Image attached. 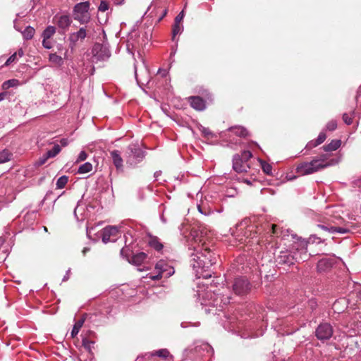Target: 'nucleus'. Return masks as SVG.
I'll use <instances>...</instances> for the list:
<instances>
[{
    "label": "nucleus",
    "mask_w": 361,
    "mask_h": 361,
    "mask_svg": "<svg viewBox=\"0 0 361 361\" xmlns=\"http://www.w3.org/2000/svg\"><path fill=\"white\" fill-rule=\"evenodd\" d=\"M128 235L132 237L131 234L130 233L125 234L124 235L126 238V246L121 249V255L126 257L130 263L139 266L146 259L147 255L145 252H139L137 254L133 255L131 257V259H129V254L128 252L129 250L128 247L130 245L127 244Z\"/></svg>",
    "instance_id": "6e6552de"
},
{
    "label": "nucleus",
    "mask_w": 361,
    "mask_h": 361,
    "mask_svg": "<svg viewBox=\"0 0 361 361\" xmlns=\"http://www.w3.org/2000/svg\"><path fill=\"white\" fill-rule=\"evenodd\" d=\"M87 37V26L80 27L78 31L71 32L68 36L70 47L73 49L78 42L83 41Z\"/></svg>",
    "instance_id": "ddd939ff"
},
{
    "label": "nucleus",
    "mask_w": 361,
    "mask_h": 361,
    "mask_svg": "<svg viewBox=\"0 0 361 361\" xmlns=\"http://www.w3.org/2000/svg\"><path fill=\"white\" fill-rule=\"evenodd\" d=\"M209 232L210 231L205 226L200 225L197 228H193L190 233L192 242L190 249L192 250L190 254V264L197 278L210 276L204 274V272L214 264L217 259V255L205 246Z\"/></svg>",
    "instance_id": "f257e3e1"
},
{
    "label": "nucleus",
    "mask_w": 361,
    "mask_h": 361,
    "mask_svg": "<svg viewBox=\"0 0 361 361\" xmlns=\"http://www.w3.org/2000/svg\"><path fill=\"white\" fill-rule=\"evenodd\" d=\"M56 32V27L52 25L47 26L42 34V38L50 39Z\"/></svg>",
    "instance_id": "4be33fe9"
},
{
    "label": "nucleus",
    "mask_w": 361,
    "mask_h": 361,
    "mask_svg": "<svg viewBox=\"0 0 361 361\" xmlns=\"http://www.w3.org/2000/svg\"><path fill=\"white\" fill-rule=\"evenodd\" d=\"M111 158L112 161L118 171L123 170V159L121 156V153L118 150H113L110 152Z\"/></svg>",
    "instance_id": "dca6fc26"
},
{
    "label": "nucleus",
    "mask_w": 361,
    "mask_h": 361,
    "mask_svg": "<svg viewBox=\"0 0 361 361\" xmlns=\"http://www.w3.org/2000/svg\"><path fill=\"white\" fill-rule=\"evenodd\" d=\"M229 132L236 135L239 137H245L247 135V131L245 128L241 126H235L228 129Z\"/></svg>",
    "instance_id": "412c9836"
},
{
    "label": "nucleus",
    "mask_w": 361,
    "mask_h": 361,
    "mask_svg": "<svg viewBox=\"0 0 361 361\" xmlns=\"http://www.w3.org/2000/svg\"><path fill=\"white\" fill-rule=\"evenodd\" d=\"M68 50L64 54V57L58 56L56 54H50L49 56V60L51 63L57 66H61L63 64V59H66Z\"/></svg>",
    "instance_id": "a211bd4d"
},
{
    "label": "nucleus",
    "mask_w": 361,
    "mask_h": 361,
    "mask_svg": "<svg viewBox=\"0 0 361 361\" xmlns=\"http://www.w3.org/2000/svg\"><path fill=\"white\" fill-rule=\"evenodd\" d=\"M17 53L13 54L6 61L4 66H7L16 60Z\"/></svg>",
    "instance_id": "37998d69"
},
{
    "label": "nucleus",
    "mask_w": 361,
    "mask_h": 361,
    "mask_svg": "<svg viewBox=\"0 0 361 361\" xmlns=\"http://www.w3.org/2000/svg\"><path fill=\"white\" fill-rule=\"evenodd\" d=\"M326 135L325 133L323 132V131L321 132L319 134L317 140H315L316 141V144L320 145V144L323 143L324 142V140H326Z\"/></svg>",
    "instance_id": "ea45409f"
},
{
    "label": "nucleus",
    "mask_w": 361,
    "mask_h": 361,
    "mask_svg": "<svg viewBox=\"0 0 361 361\" xmlns=\"http://www.w3.org/2000/svg\"><path fill=\"white\" fill-rule=\"evenodd\" d=\"M318 226L322 228L323 230L328 231L331 233H338L343 234L347 233L349 231L348 229L342 227L331 226L330 228H328L327 226H325L324 225H319Z\"/></svg>",
    "instance_id": "6ab92c4d"
},
{
    "label": "nucleus",
    "mask_w": 361,
    "mask_h": 361,
    "mask_svg": "<svg viewBox=\"0 0 361 361\" xmlns=\"http://www.w3.org/2000/svg\"><path fill=\"white\" fill-rule=\"evenodd\" d=\"M202 133L205 135V136H209V135L212 134L211 131L208 129V128H202Z\"/></svg>",
    "instance_id": "09e8293b"
},
{
    "label": "nucleus",
    "mask_w": 361,
    "mask_h": 361,
    "mask_svg": "<svg viewBox=\"0 0 361 361\" xmlns=\"http://www.w3.org/2000/svg\"><path fill=\"white\" fill-rule=\"evenodd\" d=\"M343 121L347 125H350L352 123V118L347 114H344L343 115Z\"/></svg>",
    "instance_id": "49530a36"
},
{
    "label": "nucleus",
    "mask_w": 361,
    "mask_h": 361,
    "mask_svg": "<svg viewBox=\"0 0 361 361\" xmlns=\"http://www.w3.org/2000/svg\"><path fill=\"white\" fill-rule=\"evenodd\" d=\"M183 17H184V11H182L180 13H179V14L175 18V22L174 23H180V22L183 20Z\"/></svg>",
    "instance_id": "a18cd8bd"
},
{
    "label": "nucleus",
    "mask_w": 361,
    "mask_h": 361,
    "mask_svg": "<svg viewBox=\"0 0 361 361\" xmlns=\"http://www.w3.org/2000/svg\"><path fill=\"white\" fill-rule=\"evenodd\" d=\"M49 39L43 38L42 45L45 49H50L52 47L51 42L49 40Z\"/></svg>",
    "instance_id": "c03bdc74"
},
{
    "label": "nucleus",
    "mask_w": 361,
    "mask_h": 361,
    "mask_svg": "<svg viewBox=\"0 0 361 361\" xmlns=\"http://www.w3.org/2000/svg\"><path fill=\"white\" fill-rule=\"evenodd\" d=\"M338 303V302H334V308H335V309L336 308V306H337Z\"/></svg>",
    "instance_id": "e2e57ef3"
},
{
    "label": "nucleus",
    "mask_w": 361,
    "mask_h": 361,
    "mask_svg": "<svg viewBox=\"0 0 361 361\" xmlns=\"http://www.w3.org/2000/svg\"><path fill=\"white\" fill-rule=\"evenodd\" d=\"M21 32H22L23 38L26 40H28V39H31L33 37L35 30L32 27L27 26Z\"/></svg>",
    "instance_id": "5701e85b"
},
{
    "label": "nucleus",
    "mask_w": 361,
    "mask_h": 361,
    "mask_svg": "<svg viewBox=\"0 0 361 361\" xmlns=\"http://www.w3.org/2000/svg\"><path fill=\"white\" fill-rule=\"evenodd\" d=\"M92 169V165L90 162H85V164H82L78 170V173L80 174H84L87 173L88 172H90Z\"/></svg>",
    "instance_id": "393cba45"
},
{
    "label": "nucleus",
    "mask_w": 361,
    "mask_h": 361,
    "mask_svg": "<svg viewBox=\"0 0 361 361\" xmlns=\"http://www.w3.org/2000/svg\"><path fill=\"white\" fill-rule=\"evenodd\" d=\"M341 141L340 140H333L330 143L324 146V149L326 152L335 151L340 147Z\"/></svg>",
    "instance_id": "aec40b11"
},
{
    "label": "nucleus",
    "mask_w": 361,
    "mask_h": 361,
    "mask_svg": "<svg viewBox=\"0 0 361 361\" xmlns=\"http://www.w3.org/2000/svg\"><path fill=\"white\" fill-rule=\"evenodd\" d=\"M326 159V155H322L320 159H314L311 161L301 163L296 168L297 173L301 176L312 174L331 166V163H325Z\"/></svg>",
    "instance_id": "20e7f679"
},
{
    "label": "nucleus",
    "mask_w": 361,
    "mask_h": 361,
    "mask_svg": "<svg viewBox=\"0 0 361 361\" xmlns=\"http://www.w3.org/2000/svg\"><path fill=\"white\" fill-rule=\"evenodd\" d=\"M61 149L59 145H55L52 149L49 150L47 153L49 158L55 157L60 152Z\"/></svg>",
    "instance_id": "7c9ffc66"
},
{
    "label": "nucleus",
    "mask_w": 361,
    "mask_h": 361,
    "mask_svg": "<svg viewBox=\"0 0 361 361\" xmlns=\"http://www.w3.org/2000/svg\"><path fill=\"white\" fill-rule=\"evenodd\" d=\"M245 182H246L247 184H250V182L249 180H245Z\"/></svg>",
    "instance_id": "0e129e2a"
},
{
    "label": "nucleus",
    "mask_w": 361,
    "mask_h": 361,
    "mask_svg": "<svg viewBox=\"0 0 361 361\" xmlns=\"http://www.w3.org/2000/svg\"><path fill=\"white\" fill-rule=\"evenodd\" d=\"M240 157L245 163H247L248 160L252 157V154L250 151L245 150Z\"/></svg>",
    "instance_id": "c9c22d12"
},
{
    "label": "nucleus",
    "mask_w": 361,
    "mask_h": 361,
    "mask_svg": "<svg viewBox=\"0 0 361 361\" xmlns=\"http://www.w3.org/2000/svg\"><path fill=\"white\" fill-rule=\"evenodd\" d=\"M17 54L19 55L20 57L23 56V51L20 49L18 50Z\"/></svg>",
    "instance_id": "6e6d98bb"
},
{
    "label": "nucleus",
    "mask_w": 361,
    "mask_h": 361,
    "mask_svg": "<svg viewBox=\"0 0 361 361\" xmlns=\"http://www.w3.org/2000/svg\"><path fill=\"white\" fill-rule=\"evenodd\" d=\"M3 243V240L1 238H0V245Z\"/></svg>",
    "instance_id": "69168bd1"
},
{
    "label": "nucleus",
    "mask_w": 361,
    "mask_h": 361,
    "mask_svg": "<svg viewBox=\"0 0 361 361\" xmlns=\"http://www.w3.org/2000/svg\"><path fill=\"white\" fill-rule=\"evenodd\" d=\"M233 168L238 173L246 172L250 168L248 163H245L240 157L236 154L233 159Z\"/></svg>",
    "instance_id": "2eb2a0df"
},
{
    "label": "nucleus",
    "mask_w": 361,
    "mask_h": 361,
    "mask_svg": "<svg viewBox=\"0 0 361 361\" xmlns=\"http://www.w3.org/2000/svg\"><path fill=\"white\" fill-rule=\"evenodd\" d=\"M87 157V154L85 151H81L76 159V162L85 161Z\"/></svg>",
    "instance_id": "79ce46f5"
},
{
    "label": "nucleus",
    "mask_w": 361,
    "mask_h": 361,
    "mask_svg": "<svg viewBox=\"0 0 361 361\" xmlns=\"http://www.w3.org/2000/svg\"><path fill=\"white\" fill-rule=\"evenodd\" d=\"M53 22L60 29L66 30L72 23V20L68 15H56L53 18Z\"/></svg>",
    "instance_id": "4468645a"
},
{
    "label": "nucleus",
    "mask_w": 361,
    "mask_h": 361,
    "mask_svg": "<svg viewBox=\"0 0 361 361\" xmlns=\"http://www.w3.org/2000/svg\"><path fill=\"white\" fill-rule=\"evenodd\" d=\"M19 84H20V82L18 80L11 79V80L5 81L2 85V87L4 89H8L9 87H17L19 85Z\"/></svg>",
    "instance_id": "c85d7f7f"
},
{
    "label": "nucleus",
    "mask_w": 361,
    "mask_h": 361,
    "mask_svg": "<svg viewBox=\"0 0 361 361\" xmlns=\"http://www.w3.org/2000/svg\"><path fill=\"white\" fill-rule=\"evenodd\" d=\"M190 106L197 111H202L205 109L204 101L200 97H190Z\"/></svg>",
    "instance_id": "f3484780"
},
{
    "label": "nucleus",
    "mask_w": 361,
    "mask_h": 361,
    "mask_svg": "<svg viewBox=\"0 0 361 361\" xmlns=\"http://www.w3.org/2000/svg\"><path fill=\"white\" fill-rule=\"evenodd\" d=\"M109 8H110L109 3L105 0H102L98 6V11L100 12H106L109 9Z\"/></svg>",
    "instance_id": "72a5a7b5"
},
{
    "label": "nucleus",
    "mask_w": 361,
    "mask_h": 361,
    "mask_svg": "<svg viewBox=\"0 0 361 361\" xmlns=\"http://www.w3.org/2000/svg\"><path fill=\"white\" fill-rule=\"evenodd\" d=\"M128 150L130 152L128 156L127 163L130 165L135 166L144 158V152L137 146L131 145L128 147Z\"/></svg>",
    "instance_id": "1a4fd4ad"
},
{
    "label": "nucleus",
    "mask_w": 361,
    "mask_h": 361,
    "mask_svg": "<svg viewBox=\"0 0 361 361\" xmlns=\"http://www.w3.org/2000/svg\"><path fill=\"white\" fill-rule=\"evenodd\" d=\"M155 270L157 271V274H150L149 276V278L153 281L159 280L162 277L169 278L175 272L174 268L163 259L159 260L156 264Z\"/></svg>",
    "instance_id": "423d86ee"
},
{
    "label": "nucleus",
    "mask_w": 361,
    "mask_h": 361,
    "mask_svg": "<svg viewBox=\"0 0 361 361\" xmlns=\"http://www.w3.org/2000/svg\"><path fill=\"white\" fill-rule=\"evenodd\" d=\"M204 311H205V312H207V313H209V312H211V310L207 309V308H205Z\"/></svg>",
    "instance_id": "680f3d73"
},
{
    "label": "nucleus",
    "mask_w": 361,
    "mask_h": 361,
    "mask_svg": "<svg viewBox=\"0 0 361 361\" xmlns=\"http://www.w3.org/2000/svg\"><path fill=\"white\" fill-rule=\"evenodd\" d=\"M149 245L151 247L154 248L156 250H161L163 247V245L161 243H160L159 241H157V239H152L149 242Z\"/></svg>",
    "instance_id": "f704fd0d"
},
{
    "label": "nucleus",
    "mask_w": 361,
    "mask_h": 361,
    "mask_svg": "<svg viewBox=\"0 0 361 361\" xmlns=\"http://www.w3.org/2000/svg\"><path fill=\"white\" fill-rule=\"evenodd\" d=\"M247 238H248V236H247V237L245 238V240H244L243 238H240V239L238 240V241H239L240 243H243L244 241L245 242Z\"/></svg>",
    "instance_id": "4d7b16f0"
},
{
    "label": "nucleus",
    "mask_w": 361,
    "mask_h": 361,
    "mask_svg": "<svg viewBox=\"0 0 361 361\" xmlns=\"http://www.w3.org/2000/svg\"><path fill=\"white\" fill-rule=\"evenodd\" d=\"M315 334L319 340H329L333 335L332 326L328 323L321 324L317 328Z\"/></svg>",
    "instance_id": "f8f14e48"
},
{
    "label": "nucleus",
    "mask_w": 361,
    "mask_h": 361,
    "mask_svg": "<svg viewBox=\"0 0 361 361\" xmlns=\"http://www.w3.org/2000/svg\"><path fill=\"white\" fill-rule=\"evenodd\" d=\"M89 1H84L76 4L73 8V18L78 21L80 24H87L91 19L90 13Z\"/></svg>",
    "instance_id": "39448f33"
},
{
    "label": "nucleus",
    "mask_w": 361,
    "mask_h": 361,
    "mask_svg": "<svg viewBox=\"0 0 361 361\" xmlns=\"http://www.w3.org/2000/svg\"><path fill=\"white\" fill-rule=\"evenodd\" d=\"M12 154L6 149L0 152V164L6 163L11 160Z\"/></svg>",
    "instance_id": "b1692460"
},
{
    "label": "nucleus",
    "mask_w": 361,
    "mask_h": 361,
    "mask_svg": "<svg viewBox=\"0 0 361 361\" xmlns=\"http://www.w3.org/2000/svg\"><path fill=\"white\" fill-rule=\"evenodd\" d=\"M48 159H49V157H48L47 153H46L36 161L35 166H40L43 165L44 164L46 163Z\"/></svg>",
    "instance_id": "4c0bfd02"
},
{
    "label": "nucleus",
    "mask_w": 361,
    "mask_h": 361,
    "mask_svg": "<svg viewBox=\"0 0 361 361\" xmlns=\"http://www.w3.org/2000/svg\"><path fill=\"white\" fill-rule=\"evenodd\" d=\"M337 128V122L335 120H331L327 123L326 126V130L333 131Z\"/></svg>",
    "instance_id": "58836bf2"
},
{
    "label": "nucleus",
    "mask_w": 361,
    "mask_h": 361,
    "mask_svg": "<svg viewBox=\"0 0 361 361\" xmlns=\"http://www.w3.org/2000/svg\"><path fill=\"white\" fill-rule=\"evenodd\" d=\"M5 96H6L5 92L0 93V102L2 101L5 98Z\"/></svg>",
    "instance_id": "864d4df0"
},
{
    "label": "nucleus",
    "mask_w": 361,
    "mask_h": 361,
    "mask_svg": "<svg viewBox=\"0 0 361 361\" xmlns=\"http://www.w3.org/2000/svg\"><path fill=\"white\" fill-rule=\"evenodd\" d=\"M14 27H15V29H16V30H18V31H20V30L19 28H18V27H17V25H16V20L14 21Z\"/></svg>",
    "instance_id": "13d9d810"
},
{
    "label": "nucleus",
    "mask_w": 361,
    "mask_h": 361,
    "mask_svg": "<svg viewBox=\"0 0 361 361\" xmlns=\"http://www.w3.org/2000/svg\"><path fill=\"white\" fill-rule=\"evenodd\" d=\"M93 345H94V342H92V341H90L87 339L82 340V345L85 347V348H86L89 351H90L91 348Z\"/></svg>",
    "instance_id": "a19ab883"
},
{
    "label": "nucleus",
    "mask_w": 361,
    "mask_h": 361,
    "mask_svg": "<svg viewBox=\"0 0 361 361\" xmlns=\"http://www.w3.org/2000/svg\"><path fill=\"white\" fill-rule=\"evenodd\" d=\"M135 75L137 78V67L135 65Z\"/></svg>",
    "instance_id": "052dcab7"
},
{
    "label": "nucleus",
    "mask_w": 361,
    "mask_h": 361,
    "mask_svg": "<svg viewBox=\"0 0 361 361\" xmlns=\"http://www.w3.org/2000/svg\"><path fill=\"white\" fill-rule=\"evenodd\" d=\"M307 242L298 239L292 245L291 250H281L277 257L279 264H293L295 262H304L308 258Z\"/></svg>",
    "instance_id": "f03ea898"
},
{
    "label": "nucleus",
    "mask_w": 361,
    "mask_h": 361,
    "mask_svg": "<svg viewBox=\"0 0 361 361\" xmlns=\"http://www.w3.org/2000/svg\"><path fill=\"white\" fill-rule=\"evenodd\" d=\"M259 161L260 163L261 167L264 173H265L267 175H271L272 173L271 165L261 159H259Z\"/></svg>",
    "instance_id": "cd10ccee"
},
{
    "label": "nucleus",
    "mask_w": 361,
    "mask_h": 361,
    "mask_svg": "<svg viewBox=\"0 0 361 361\" xmlns=\"http://www.w3.org/2000/svg\"><path fill=\"white\" fill-rule=\"evenodd\" d=\"M124 0H116L115 4L117 5H121L123 3Z\"/></svg>",
    "instance_id": "5fc2aeb1"
},
{
    "label": "nucleus",
    "mask_w": 361,
    "mask_h": 361,
    "mask_svg": "<svg viewBox=\"0 0 361 361\" xmlns=\"http://www.w3.org/2000/svg\"><path fill=\"white\" fill-rule=\"evenodd\" d=\"M183 30V27L180 25V23H174V24L173 25V30H172V32H173V40H175L176 35H177L178 34L181 33Z\"/></svg>",
    "instance_id": "c756f323"
},
{
    "label": "nucleus",
    "mask_w": 361,
    "mask_h": 361,
    "mask_svg": "<svg viewBox=\"0 0 361 361\" xmlns=\"http://www.w3.org/2000/svg\"><path fill=\"white\" fill-rule=\"evenodd\" d=\"M220 295L221 293H216L207 287L199 286L196 296L197 300L200 302L202 305L216 307L217 310H221L225 305L229 303L230 297Z\"/></svg>",
    "instance_id": "7ed1b4c3"
},
{
    "label": "nucleus",
    "mask_w": 361,
    "mask_h": 361,
    "mask_svg": "<svg viewBox=\"0 0 361 361\" xmlns=\"http://www.w3.org/2000/svg\"><path fill=\"white\" fill-rule=\"evenodd\" d=\"M44 231H47V228L46 227H44Z\"/></svg>",
    "instance_id": "338daca9"
},
{
    "label": "nucleus",
    "mask_w": 361,
    "mask_h": 361,
    "mask_svg": "<svg viewBox=\"0 0 361 361\" xmlns=\"http://www.w3.org/2000/svg\"><path fill=\"white\" fill-rule=\"evenodd\" d=\"M120 235L119 229L115 226H109L102 230V241L104 243L115 242Z\"/></svg>",
    "instance_id": "9d476101"
},
{
    "label": "nucleus",
    "mask_w": 361,
    "mask_h": 361,
    "mask_svg": "<svg viewBox=\"0 0 361 361\" xmlns=\"http://www.w3.org/2000/svg\"><path fill=\"white\" fill-rule=\"evenodd\" d=\"M330 267V263L327 259H321L317 263V269L319 271H324Z\"/></svg>",
    "instance_id": "473e14b6"
},
{
    "label": "nucleus",
    "mask_w": 361,
    "mask_h": 361,
    "mask_svg": "<svg viewBox=\"0 0 361 361\" xmlns=\"http://www.w3.org/2000/svg\"><path fill=\"white\" fill-rule=\"evenodd\" d=\"M197 209L200 213H201L202 214H203L204 216H208L212 213V211L209 208L204 207L200 204L197 205Z\"/></svg>",
    "instance_id": "e433bc0d"
},
{
    "label": "nucleus",
    "mask_w": 361,
    "mask_h": 361,
    "mask_svg": "<svg viewBox=\"0 0 361 361\" xmlns=\"http://www.w3.org/2000/svg\"><path fill=\"white\" fill-rule=\"evenodd\" d=\"M60 143L63 147H66L68 144V141L66 138H63L60 140Z\"/></svg>",
    "instance_id": "8fccbe9b"
},
{
    "label": "nucleus",
    "mask_w": 361,
    "mask_h": 361,
    "mask_svg": "<svg viewBox=\"0 0 361 361\" xmlns=\"http://www.w3.org/2000/svg\"><path fill=\"white\" fill-rule=\"evenodd\" d=\"M149 355L150 356H157L161 358H166L169 355V352L167 349H160L150 353Z\"/></svg>",
    "instance_id": "a878e982"
},
{
    "label": "nucleus",
    "mask_w": 361,
    "mask_h": 361,
    "mask_svg": "<svg viewBox=\"0 0 361 361\" xmlns=\"http://www.w3.org/2000/svg\"><path fill=\"white\" fill-rule=\"evenodd\" d=\"M271 231H272V233L276 234L277 233V226L275 224H272Z\"/></svg>",
    "instance_id": "3c124183"
},
{
    "label": "nucleus",
    "mask_w": 361,
    "mask_h": 361,
    "mask_svg": "<svg viewBox=\"0 0 361 361\" xmlns=\"http://www.w3.org/2000/svg\"><path fill=\"white\" fill-rule=\"evenodd\" d=\"M319 144H316V141L315 140H312L310 142H309L307 144V147L309 148V149H312L313 147H315L317 146H318Z\"/></svg>",
    "instance_id": "de8ad7c7"
},
{
    "label": "nucleus",
    "mask_w": 361,
    "mask_h": 361,
    "mask_svg": "<svg viewBox=\"0 0 361 361\" xmlns=\"http://www.w3.org/2000/svg\"><path fill=\"white\" fill-rule=\"evenodd\" d=\"M69 273H70V270H68L67 272H66V274L64 276V277L63 279V281H65L68 279V278H69Z\"/></svg>",
    "instance_id": "603ef678"
},
{
    "label": "nucleus",
    "mask_w": 361,
    "mask_h": 361,
    "mask_svg": "<svg viewBox=\"0 0 361 361\" xmlns=\"http://www.w3.org/2000/svg\"><path fill=\"white\" fill-rule=\"evenodd\" d=\"M67 183L68 177L66 176H62L56 181V188L59 189H62L65 187Z\"/></svg>",
    "instance_id": "2f4dec72"
},
{
    "label": "nucleus",
    "mask_w": 361,
    "mask_h": 361,
    "mask_svg": "<svg viewBox=\"0 0 361 361\" xmlns=\"http://www.w3.org/2000/svg\"><path fill=\"white\" fill-rule=\"evenodd\" d=\"M88 250H89V249H88V248L85 247V248L83 249V250H82L83 254L85 255V252H87Z\"/></svg>",
    "instance_id": "bf43d9fd"
},
{
    "label": "nucleus",
    "mask_w": 361,
    "mask_h": 361,
    "mask_svg": "<svg viewBox=\"0 0 361 361\" xmlns=\"http://www.w3.org/2000/svg\"><path fill=\"white\" fill-rule=\"evenodd\" d=\"M92 61L93 63L104 61L110 57V51L106 44L96 43L92 49Z\"/></svg>",
    "instance_id": "0eeeda50"
},
{
    "label": "nucleus",
    "mask_w": 361,
    "mask_h": 361,
    "mask_svg": "<svg viewBox=\"0 0 361 361\" xmlns=\"http://www.w3.org/2000/svg\"><path fill=\"white\" fill-rule=\"evenodd\" d=\"M85 319H79L73 326V328L71 331V336L75 337L79 332L80 328L84 324Z\"/></svg>",
    "instance_id": "bb28decb"
},
{
    "label": "nucleus",
    "mask_w": 361,
    "mask_h": 361,
    "mask_svg": "<svg viewBox=\"0 0 361 361\" xmlns=\"http://www.w3.org/2000/svg\"><path fill=\"white\" fill-rule=\"evenodd\" d=\"M233 290L236 295H245L250 290V284L245 278H238L234 281Z\"/></svg>",
    "instance_id": "9b49d317"
}]
</instances>
